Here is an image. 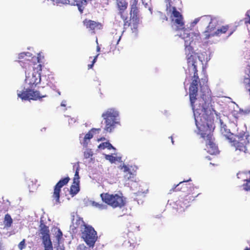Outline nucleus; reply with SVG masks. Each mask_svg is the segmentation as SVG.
Returning <instances> with one entry per match:
<instances>
[{
    "label": "nucleus",
    "instance_id": "3",
    "mask_svg": "<svg viewBox=\"0 0 250 250\" xmlns=\"http://www.w3.org/2000/svg\"><path fill=\"white\" fill-rule=\"evenodd\" d=\"M183 38L185 39V54L189 77L191 78H198L196 63L197 60L199 57L198 53L194 51L193 47L190 45L192 40H191L189 38V34H187V37H184ZM187 73H188V72H187Z\"/></svg>",
    "mask_w": 250,
    "mask_h": 250
},
{
    "label": "nucleus",
    "instance_id": "33",
    "mask_svg": "<svg viewBox=\"0 0 250 250\" xmlns=\"http://www.w3.org/2000/svg\"><path fill=\"white\" fill-rule=\"evenodd\" d=\"M92 205L95 207L96 208H97L100 209H103L106 208V206L102 204H99L95 201H93L92 202Z\"/></svg>",
    "mask_w": 250,
    "mask_h": 250
},
{
    "label": "nucleus",
    "instance_id": "50",
    "mask_svg": "<svg viewBox=\"0 0 250 250\" xmlns=\"http://www.w3.org/2000/svg\"><path fill=\"white\" fill-rule=\"evenodd\" d=\"M120 39H121V37H119V39H118V41H117V43H118L119 42V41H120Z\"/></svg>",
    "mask_w": 250,
    "mask_h": 250
},
{
    "label": "nucleus",
    "instance_id": "9",
    "mask_svg": "<svg viewBox=\"0 0 250 250\" xmlns=\"http://www.w3.org/2000/svg\"><path fill=\"white\" fill-rule=\"evenodd\" d=\"M171 0H167L166 4V10L171 13V18L172 21L176 25V30H182L185 28L183 18L181 14L177 10L175 7H172Z\"/></svg>",
    "mask_w": 250,
    "mask_h": 250
},
{
    "label": "nucleus",
    "instance_id": "45",
    "mask_svg": "<svg viewBox=\"0 0 250 250\" xmlns=\"http://www.w3.org/2000/svg\"><path fill=\"white\" fill-rule=\"evenodd\" d=\"M65 101H63V102H62V103H61V106H64V107H65V106H66V105H65Z\"/></svg>",
    "mask_w": 250,
    "mask_h": 250
},
{
    "label": "nucleus",
    "instance_id": "4",
    "mask_svg": "<svg viewBox=\"0 0 250 250\" xmlns=\"http://www.w3.org/2000/svg\"><path fill=\"white\" fill-rule=\"evenodd\" d=\"M104 120V133H111L115 128L121 125L119 111L115 108H109L102 114Z\"/></svg>",
    "mask_w": 250,
    "mask_h": 250
},
{
    "label": "nucleus",
    "instance_id": "28",
    "mask_svg": "<svg viewBox=\"0 0 250 250\" xmlns=\"http://www.w3.org/2000/svg\"><path fill=\"white\" fill-rule=\"evenodd\" d=\"M99 148L101 149H104L105 148H107L109 150L111 149H115L110 143L107 142L101 144L99 146Z\"/></svg>",
    "mask_w": 250,
    "mask_h": 250
},
{
    "label": "nucleus",
    "instance_id": "22",
    "mask_svg": "<svg viewBox=\"0 0 250 250\" xmlns=\"http://www.w3.org/2000/svg\"><path fill=\"white\" fill-rule=\"evenodd\" d=\"M88 225L85 223L83 219L80 217H77L75 222L73 223V227L75 229L78 228H80L81 229H83L85 226H87Z\"/></svg>",
    "mask_w": 250,
    "mask_h": 250
},
{
    "label": "nucleus",
    "instance_id": "46",
    "mask_svg": "<svg viewBox=\"0 0 250 250\" xmlns=\"http://www.w3.org/2000/svg\"><path fill=\"white\" fill-rule=\"evenodd\" d=\"M128 242L130 243L131 244H136V243H135L133 240H132V241H131L130 240H129L128 241Z\"/></svg>",
    "mask_w": 250,
    "mask_h": 250
},
{
    "label": "nucleus",
    "instance_id": "25",
    "mask_svg": "<svg viewBox=\"0 0 250 250\" xmlns=\"http://www.w3.org/2000/svg\"><path fill=\"white\" fill-rule=\"evenodd\" d=\"M44 250H53L50 237L42 239Z\"/></svg>",
    "mask_w": 250,
    "mask_h": 250
},
{
    "label": "nucleus",
    "instance_id": "27",
    "mask_svg": "<svg viewBox=\"0 0 250 250\" xmlns=\"http://www.w3.org/2000/svg\"><path fill=\"white\" fill-rule=\"evenodd\" d=\"M4 224L6 227H10L13 223V220L9 214H6L4 218Z\"/></svg>",
    "mask_w": 250,
    "mask_h": 250
},
{
    "label": "nucleus",
    "instance_id": "14",
    "mask_svg": "<svg viewBox=\"0 0 250 250\" xmlns=\"http://www.w3.org/2000/svg\"><path fill=\"white\" fill-rule=\"evenodd\" d=\"M237 26L232 24H226L218 28L215 31L214 36L220 37L222 35H225L227 37L230 36L236 30Z\"/></svg>",
    "mask_w": 250,
    "mask_h": 250
},
{
    "label": "nucleus",
    "instance_id": "15",
    "mask_svg": "<svg viewBox=\"0 0 250 250\" xmlns=\"http://www.w3.org/2000/svg\"><path fill=\"white\" fill-rule=\"evenodd\" d=\"M83 22L87 29L94 33H95V30H101L103 27L101 23L91 20L85 19Z\"/></svg>",
    "mask_w": 250,
    "mask_h": 250
},
{
    "label": "nucleus",
    "instance_id": "7",
    "mask_svg": "<svg viewBox=\"0 0 250 250\" xmlns=\"http://www.w3.org/2000/svg\"><path fill=\"white\" fill-rule=\"evenodd\" d=\"M100 196L102 201L113 208L124 207L125 204V198L118 194L101 193Z\"/></svg>",
    "mask_w": 250,
    "mask_h": 250
},
{
    "label": "nucleus",
    "instance_id": "11",
    "mask_svg": "<svg viewBox=\"0 0 250 250\" xmlns=\"http://www.w3.org/2000/svg\"><path fill=\"white\" fill-rule=\"evenodd\" d=\"M69 181L70 178L68 176L65 177L61 179L54 186L52 198L55 200L56 204L61 203L60 198L61 188L66 185Z\"/></svg>",
    "mask_w": 250,
    "mask_h": 250
},
{
    "label": "nucleus",
    "instance_id": "43",
    "mask_svg": "<svg viewBox=\"0 0 250 250\" xmlns=\"http://www.w3.org/2000/svg\"><path fill=\"white\" fill-rule=\"evenodd\" d=\"M199 21L201 22V17L199 19H195L193 21V23L196 24Z\"/></svg>",
    "mask_w": 250,
    "mask_h": 250
},
{
    "label": "nucleus",
    "instance_id": "30",
    "mask_svg": "<svg viewBox=\"0 0 250 250\" xmlns=\"http://www.w3.org/2000/svg\"><path fill=\"white\" fill-rule=\"evenodd\" d=\"M158 16H159V20L162 22H164L165 21H167V20H168L167 17L166 16V15L164 13H163L162 12H159L158 13Z\"/></svg>",
    "mask_w": 250,
    "mask_h": 250
},
{
    "label": "nucleus",
    "instance_id": "42",
    "mask_svg": "<svg viewBox=\"0 0 250 250\" xmlns=\"http://www.w3.org/2000/svg\"><path fill=\"white\" fill-rule=\"evenodd\" d=\"M56 250H64V248L62 246H60L59 244L57 247Z\"/></svg>",
    "mask_w": 250,
    "mask_h": 250
},
{
    "label": "nucleus",
    "instance_id": "18",
    "mask_svg": "<svg viewBox=\"0 0 250 250\" xmlns=\"http://www.w3.org/2000/svg\"><path fill=\"white\" fill-rule=\"evenodd\" d=\"M39 227V231L42 235V239L50 237L49 227L43 223L42 220L40 221Z\"/></svg>",
    "mask_w": 250,
    "mask_h": 250
},
{
    "label": "nucleus",
    "instance_id": "29",
    "mask_svg": "<svg viewBox=\"0 0 250 250\" xmlns=\"http://www.w3.org/2000/svg\"><path fill=\"white\" fill-rule=\"evenodd\" d=\"M55 234L56 239L59 243L62 238V233L60 229H57V231H56Z\"/></svg>",
    "mask_w": 250,
    "mask_h": 250
},
{
    "label": "nucleus",
    "instance_id": "5",
    "mask_svg": "<svg viewBox=\"0 0 250 250\" xmlns=\"http://www.w3.org/2000/svg\"><path fill=\"white\" fill-rule=\"evenodd\" d=\"M42 79H29L28 84L29 87L18 93V97L22 100H33L37 101L41 100L42 98L46 97L47 95H41L39 91L34 90L33 89L36 87H43L41 84Z\"/></svg>",
    "mask_w": 250,
    "mask_h": 250
},
{
    "label": "nucleus",
    "instance_id": "49",
    "mask_svg": "<svg viewBox=\"0 0 250 250\" xmlns=\"http://www.w3.org/2000/svg\"><path fill=\"white\" fill-rule=\"evenodd\" d=\"M170 138H171V142H172V144H174V141H173L172 137L171 136Z\"/></svg>",
    "mask_w": 250,
    "mask_h": 250
},
{
    "label": "nucleus",
    "instance_id": "39",
    "mask_svg": "<svg viewBox=\"0 0 250 250\" xmlns=\"http://www.w3.org/2000/svg\"><path fill=\"white\" fill-rule=\"evenodd\" d=\"M91 247H87L84 245H80L79 246L78 250H91Z\"/></svg>",
    "mask_w": 250,
    "mask_h": 250
},
{
    "label": "nucleus",
    "instance_id": "31",
    "mask_svg": "<svg viewBox=\"0 0 250 250\" xmlns=\"http://www.w3.org/2000/svg\"><path fill=\"white\" fill-rule=\"evenodd\" d=\"M244 21V23L248 26L250 24V15L249 12H247L245 14V17L242 20Z\"/></svg>",
    "mask_w": 250,
    "mask_h": 250
},
{
    "label": "nucleus",
    "instance_id": "21",
    "mask_svg": "<svg viewBox=\"0 0 250 250\" xmlns=\"http://www.w3.org/2000/svg\"><path fill=\"white\" fill-rule=\"evenodd\" d=\"M44 57L42 55L41 53L38 54V56H32L31 57V59H28L27 60L29 61L28 64L30 65H35L37 64H40L41 62V60L43 59Z\"/></svg>",
    "mask_w": 250,
    "mask_h": 250
},
{
    "label": "nucleus",
    "instance_id": "8",
    "mask_svg": "<svg viewBox=\"0 0 250 250\" xmlns=\"http://www.w3.org/2000/svg\"><path fill=\"white\" fill-rule=\"evenodd\" d=\"M201 24L204 26L207 25L206 30L203 32L205 39L214 37L212 34H214L218 24V21L215 18H212L209 15L202 16L201 17Z\"/></svg>",
    "mask_w": 250,
    "mask_h": 250
},
{
    "label": "nucleus",
    "instance_id": "34",
    "mask_svg": "<svg viewBox=\"0 0 250 250\" xmlns=\"http://www.w3.org/2000/svg\"><path fill=\"white\" fill-rule=\"evenodd\" d=\"M105 158L106 160H108L111 163H114L116 161V158L112 155H105Z\"/></svg>",
    "mask_w": 250,
    "mask_h": 250
},
{
    "label": "nucleus",
    "instance_id": "41",
    "mask_svg": "<svg viewBox=\"0 0 250 250\" xmlns=\"http://www.w3.org/2000/svg\"><path fill=\"white\" fill-rule=\"evenodd\" d=\"M122 169L123 170L124 172H129L130 171L129 168L125 165H124L122 168Z\"/></svg>",
    "mask_w": 250,
    "mask_h": 250
},
{
    "label": "nucleus",
    "instance_id": "13",
    "mask_svg": "<svg viewBox=\"0 0 250 250\" xmlns=\"http://www.w3.org/2000/svg\"><path fill=\"white\" fill-rule=\"evenodd\" d=\"M25 70L26 78H42V65H30L28 64Z\"/></svg>",
    "mask_w": 250,
    "mask_h": 250
},
{
    "label": "nucleus",
    "instance_id": "36",
    "mask_svg": "<svg viewBox=\"0 0 250 250\" xmlns=\"http://www.w3.org/2000/svg\"><path fill=\"white\" fill-rule=\"evenodd\" d=\"M26 247L25 245V239H23L20 243L18 244V248L20 250H22L25 249Z\"/></svg>",
    "mask_w": 250,
    "mask_h": 250
},
{
    "label": "nucleus",
    "instance_id": "32",
    "mask_svg": "<svg viewBox=\"0 0 250 250\" xmlns=\"http://www.w3.org/2000/svg\"><path fill=\"white\" fill-rule=\"evenodd\" d=\"M56 4L57 5L59 4H70V0H56L54 4Z\"/></svg>",
    "mask_w": 250,
    "mask_h": 250
},
{
    "label": "nucleus",
    "instance_id": "20",
    "mask_svg": "<svg viewBox=\"0 0 250 250\" xmlns=\"http://www.w3.org/2000/svg\"><path fill=\"white\" fill-rule=\"evenodd\" d=\"M221 131L229 142L235 136V135L231 133L229 130L227 128V126L223 125L222 123H221Z\"/></svg>",
    "mask_w": 250,
    "mask_h": 250
},
{
    "label": "nucleus",
    "instance_id": "6",
    "mask_svg": "<svg viewBox=\"0 0 250 250\" xmlns=\"http://www.w3.org/2000/svg\"><path fill=\"white\" fill-rule=\"evenodd\" d=\"M229 143L235 147L236 150H238L245 153H250V136L247 134L235 135Z\"/></svg>",
    "mask_w": 250,
    "mask_h": 250
},
{
    "label": "nucleus",
    "instance_id": "19",
    "mask_svg": "<svg viewBox=\"0 0 250 250\" xmlns=\"http://www.w3.org/2000/svg\"><path fill=\"white\" fill-rule=\"evenodd\" d=\"M89 0H70V5L77 6L79 11L82 13L84 7L86 5Z\"/></svg>",
    "mask_w": 250,
    "mask_h": 250
},
{
    "label": "nucleus",
    "instance_id": "51",
    "mask_svg": "<svg viewBox=\"0 0 250 250\" xmlns=\"http://www.w3.org/2000/svg\"><path fill=\"white\" fill-rule=\"evenodd\" d=\"M58 95H61V92L60 91H58Z\"/></svg>",
    "mask_w": 250,
    "mask_h": 250
},
{
    "label": "nucleus",
    "instance_id": "10",
    "mask_svg": "<svg viewBox=\"0 0 250 250\" xmlns=\"http://www.w3.org/2000/svg\"><path fill=\"white\" fill-rule=\"evenodd\" d=\"M82 238L85 243L92 249L94 247L98 239L97 233L94 229L90 225L85 226L83 229H80Z\"/></svg>",
    "mask_w": 250,
    "mask_h": 250
},
{
    "label": "nucleus",
    "instance_id": "24",
    "mask_svg": "<svg viewBox=\"0 0 250 250\" xmlns=\"http://www.w3.org/2000/svg\"><path fill=\"white\" fill-rule=\"evenodd\" d=\"M73 169H75L74 177L73 178L74 183H80V177L79 175V172L80 170V165L79 163L74 164L73 166Z\"/></svg>",
    "mask_w": 250,
    "mask_h": 250
},
{
    "label": "nucleus",
    "instance_id": "12",
    "mask_svg": "<svg viewBox=\"0 0 250 250\" xmlns=\"http://www.w3.org/2000/svg\"><path fill=\"white\" fill-rule=\"evenodd\" d=\"M118 9L119 11V14L124 21V26L125 28L129 27L130 25L129 20H127V14L125 13L128 6V3L123 0H118L117 2Z\"/></svg>",
    "mask_w": 250,
    "mask_h": 250
},
{
    "label": "nucleus",
    "instance_id": "38",
    "mask_svg": "<svg viewBox=\"0 0 250 250\" xmlns=\"http://www.w3.org/2000/svg\"><path fill=\"white\" fill-rule=\"evenodd\" d=\"M99 55V54H98L93 59L92 62V63L91 64H89L88 65V69H91L93 66V65L95 63V62H96L97 61V59L98 57V56Z\"/></svg>",
    "mask_w": 250,
    "mask_h": 250
},
{
    "label": "nucleus",
    "instance_id": "48",
    "mask_svg": "<svg viewBox=\"0 0 250 250\" xmlns=\"http://www.w3.org/2000/svg\"><path fill=\"white\" fill-rule=\"evenodd\" d=\"M170 138H171V142H172V144H174V141H173L172 137L171 136Z\"/></svg>",
    "mask_w": 250,
    "mask_h": 250
},
{
    "label": "nucleus",
    "instance_id": "16",
    "mask_svg": "<svg viewBox=\"0 0 250 250\" xmlns=\"http://www.w3.org/2000/svg\"><path fill=\"white\" fill-rule=\"evenodd\" d=\"M139 12L138 4H131L130 11V20H132L136 24H138L139 21Z\"/></svg>",
    "mask_w": 250,
    "mask_h": 250
},
{
    "label": "nucleus",
    "instance_id": "35",
    "mask_svg": "<svg viewBox=\"0 0 250 250\" xmlns=\"http://www.w3.org/2000/svg\"><path fill=\"white\" fill-rule=\"evenodd\" d=\"M243 187L246 191H250V178L246 180V183L243 185Z\"/></svg>",
    "mask_w": 250,
    "mask_h": 250
},
{
    "label": "nucleus",
    "instance_id": "26",
    "mask_svg": "<svg viewBox=\"0 0 250 250\" xmlns=\"http://www.w3.org/2000/svg\"><path fill=\"white\" fill-rule=\"evenodd\" d=\"M101 129L100 128H92L91 129L90 131H89L87 133H86L84 137V142L87 143V141H89L92 137H93V134L91 132H94L95 131H101Z\"/></svg>",
    "mask_w": 250,
    "mask_h": 250
},
{
    "label": "nucleus",
    "instance_id": "23",
    "mask_svg": "<svg viewBox=\"0 0 250 250\" xmlns=\"http://www.w3.org/2000/svg\"><path fill=\"white\" fill-rule=\"evenodd\" d=\"M80 183H74L73 182L72 185L71 186L70 188V194L73 197L76 195L80 191Z\"/></svg>",
    "mask_w": 250,
    "mask_h": 250
},
{
    "label": "nucleus",
    "instance_id": "17",
    "mask_svg": "<svg viewBox=\"0 0 250 250\" xmlns=\"http://www.w3.org/2000/svg\"><path fill=\"white\" fill-rule=\"evenodd\" d=\"M31 56L32 54L29 52H22L20 53L18 56V59H19L18 62L21 63V65L27 69V65L26 64H27L28 65V63L29 62L27 60L28 59H31Z\"/></svg>",
    "mask_w": 250,
    "mask_h": 250
},
{
    "label": "nucleus",
    "instance_id": "40",
    "mask_svg": "<svg viewBox=\"0 0 250 250\" xmlns=\"http://www.w3.org/2000/svg\"><path fill=\"white\" fill-rule=\"evenodd\" d=\"M245 88L250 96V79H248V82L246 83Z\"/></svg>",
    "mask_w": 250,
    "mask_h": 250
},
{
    "label": "nucleus",
    "instance_id": "37",
    "mask_svg": "<svg viewBox=\"0 0 250 250\" xmlns=\"http://www.w3.org/2000/svg\"><path fill=\"white\" fill-rule=\"evenodd\" d=\"M93 156V153L90 150H87L84 152V157L85 159L91 158Z\"/></svg>",
    "mask_w": 250,
    "mask_h": 250
},
{
    "label": "nucleus",
    "instance_id": "1",
    "mask_svg": "<svg viewBox=\"0 0 250 250\" xmlns=\"http://www.w3.org/2000/svg\"><path fill=\"white\" fill-rule=\"evenodd\" d=\"M207 83L208 79H193L189 88V99L197 128L200 131L207 128L205 132L201 133V136L206 141L208 151L216 154L218 152V146L214 142L212 133L208 129L209 125L205 117L211 101Z\"/></svg>",
    "mask_w": 250,
    "mask_h": 250
},
{
    "label": "nucleus",
    "instance_id": "2",
    "mask_svg": "<svg viewBox=\"0 0 250 250\" xmlns=\"http://www.w3.org/2000/svg\"><path fill=\"white\" fill-rule=\"evenodd\" d=\"M189 181H191L190 179L180 182L169 190L170 193L174 191H182L186 193V195L181 197L177 201V205L182 209L181 211H185V209L190 206V202L199 194L197 192H193L194 187L191 184L187 183Z\"/></svg>",
    "mask_w": 250,
    "mask_h": 250
},
{
    "label": "nucleus",
    "instance_id": "44",
    "mask_svg": "<svg viewBox=\"0 0 250 250\" xmlns=\"http://www.w3.org/2000/svg\"><path fill=\"white\" fill-rule=\"evenodd\" d=\"M147 191H148V189H147L145 191H144L139 190L138 192H139V193H146L147 192Z\"/></svg>",
    "mask_w": 250,
    "mask_h": 250
},
{
    "label": "nucleus",
    "instance_id": "47",
    "mask_svg": "<svg viewBox=\"0 0 250 250\" xmlns=\"http://www.w3.org/2000/svg\"><path fill=\"white\" fill-rule=\"evenodd\" d=\"M100 49H101V48H100V46L98 45L97 46V51L99 52L100 51Z\"/></svg>",
    "mask_w": 250,
    "mask_h": 250
}]
</instances>
